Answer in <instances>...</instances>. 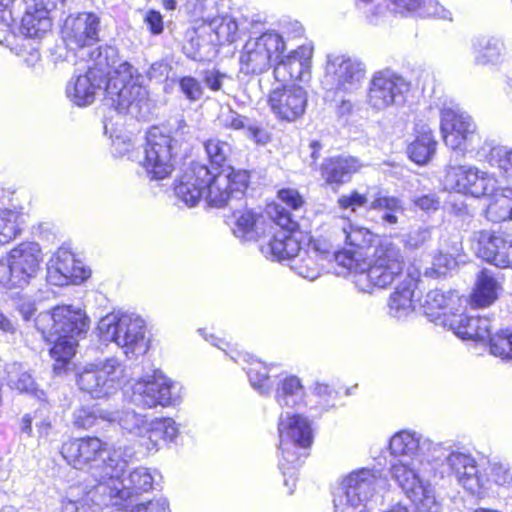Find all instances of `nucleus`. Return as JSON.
<instances>
[{
    "mask_svg": "<svg viewBox=\"0 0 512 512\" xmlns=\"http://www.w3.org/2000/svg\"><path fill=\"white\" fill-rule=\"evenodd\" d=\"M304 250L316 257L319 261L328 258L332 254L331 245L325 240L320 239L310 240ZM334 253L335 252H333V255Z\"/></svg>",
    "mask_w": 512,
    "mask_h": 512,
    "instance_id": "60",
    "label": "nucleus"
},
{
    "mask_svg": "<svg viewBox=\"0 0 512 512\" xmlns=\"http://www.w3.org/2000/svg\"><path fill=\"white\" fill-rule=\"evenodd\" d=\"M99 25V17L91 12L67 17L62 28V38L66 47L75 52L77 57L99 40Z\"/></svg>",
    "mask_w": 512,
    "mask_h": 512,
    "instance_id": "22",
    "label": "nucleus"
},
{
    "mask_svg": "<svg viewBox=\"0 0 512 512\" xmlns=\"http://www.w3.org/2000/svg\"><path fill=\"white\" fill-rule=\"evenodd\" d=\"M431 458L398 459L391 464L390 474L418 512H441L442 504L430 483L433 473Z\"/></svg>",
    "mask_w": 512,
    "mask_h": 512,
    "instance_id": "5",
    "label": "nucleus"
},
{
    "mask_svg": "<svg viewBox=\"0 0 512 512\" xmlns=\"http://www.w3.org/2000/svg\"><path fill=\"white\" fill-rule=\"evenodd\" d=\"M219 119L225 128L243 130L248 138L257 143H265L268 139L266 132L260 126L234 110L222 113Z\"/></svg>",
    "mask_w": 512,
    "mask_h": 512,
    "instance_id": "37",
    "label": "nucleus"
},
{
    "mask_svg": "<svg viewBox=\"0 0 512 512\" xmlns=\"http://www.w3.org/2000/svg\"><path fill=\"white\" fill-rule=\"evenodd\" d=\"M246 370L251 386L262 395H268L271 392L275 379L268 375L267 367L258 361L250 363Z\"/></svg>",
    "mask_w": 512,
    "mask_h": 512,
    "instance_id": "49",
    "label": "nucleus"
},
{
    "mask_svg": "<svg viewBox=\"0 0 512 512\" xmlns=\"http://www.w3.org/2000/svg\"><path fill=\"white\" fill-rule=\"evenodd\" d=\"M341 229L348 248L335 252V261L348 270L364 269L367 267L364 259L373 252L374 234L365 227L345 220Z\"/></svg>",
    "mask_w": 512,
    "mask_h": 512,
    "instance_id": "20",
    "label": "nucleus"
},
{
    "mask_svg": "<svg viewBox=\"0 0 512 512\" xmlns=\"http://www.w3.org/2000/svg\"><path fill=\"white\" fill-rule=\"evenodd\" d=\"M204 147L211 164L216 166L213 171H218L225 164L230 154V145L218 139H209L205 142Z\"/></svg>",
    "mask_w": 512,
    "mask_h": 512,
    "instance_id": "55",
    "label": "nucleus"
},
{
    "mask_svg": "<svg viewBox=\"0 0 512 512\" xmlns=\"http://www.w3.org/2000/svg\"><path fill=\"white\" fill-rule=\"evenodd\" d=\"M399 13L416 12L421 17L450 18V12L435 0H391Z\"/></svg>",
    "mask_w": 512,
    "mask_h": 512,
    "instance_id": "41",
    "label": "nucleus"
},
{
    "mask_svg": "<svg viewBox=\"0 0 512 512\" xmlns=\"http://www.w3.org/2000/svg\"><path fill=\"white\" fill-rule=\"evenodd\" d=\"M384 482L385 479L378 470L361 468L352 471L340 484L339 493L334 498L335 508L341 512L358 508L360 511L368 512V505Z\"/></svg>",
    "mask_w": 512,
    "mask_h": 512,
    "instance_id": "12",
    "label": "nucleus"
},
{
    "mask_svg": "<svg viewBox=\"0 0 512 512\" xmlns=\"http://www.w3.org/2000/svg\"><path fill=\"white\" fill-rule=\"evenodd\" d=\"M462 306V299L456 291L447 293L439 289L429 291L421 301L426 317L437 325L447 327L452 314Z\"/></svg>",
    "mask_w": 512,
    "mask_h": 512,
    "instance_id": "28",
    "label": "nucleus"
},
{
    "mask_svg": "<svg viewBox=\"0 0 512 512\" xmlns=\"http://www.w3.org/2000/svg\"><path fill=\"white\" fill-rule=\"evenodd\" d=\"M364 164L354 156H337L325 159L321 165V176L327 184L341 185L351 180Z\"/></svg>",
    "mask_w": 512,
    "mask_h": 512,
    "instance_id": "34",
    "label": "nucleus"
},
{
    "mask_svg": "<svg viewBox=\"0 0 512 512\" xmlns=\"http://www.w3.org/2000/svg\"><path fill=\"white\" fill-rule=\"evenodd\" d=\"M431 239V229L419 227L404 236V245L407 249L416 250L424 246Z\"/></svg>",
    "mask_w": 512,
    "mask_h": 512,
    "instance_id": "59",
    "label": "nucleus"
},
{
    "mask_svg": "<svg viewBox=\"0 0 512 512\" xmlns=\"http://www.w3.org/2000/svg\"><path fill=\"white\" fill-rule=\"evenodd\" d=\"M12 1L0 0V44L11 51H15V46L20 37L42 38L50 31L52 22L47 12L28 5L19 27L20 36L16 35L9 23L12 19L9 10Z\"/></svg>",
    "mask_w": 512,
    "mask_h": 512,
    "instance_id": "16",
    "label": "nucleus"
},
{
    "mask_svg": "<svg viewBox=\"0 0 512 512\" xmlns=\"http://www.w3.org/2000/svg\"><path fill=\"white\" fill-rule=\"evenodd\" d=\"M303 387L295 376L285 378L276 391V400L281 407L293 408L303 400Z\"/></svg>",
    "mask_w": 512,
    "mask_h": 512,
    "instance_id": "45",
    "label": "nucleus"
},
{
    "mask_svg": "<svg viewBox=\"0 0 512 512\" xmlns=\"http://www.w3.org/2000/svg\"><path fill=\"white\" fill-rule=\"evenodd\" d=\"M110 413L112 414L109 419L110 423L117 422L128 433L148 440L150 422L146 420L145 416L133 410H110Z\"/></svg>",
    "mask_w": 512,
    "mask_h": 512,
    "instance_id": "40",
    "label": "nucleus"
},
{
    "mask_svg": "<svg viewBox=\"0 0 512 512\" xmlns=\"http://www.w3.org/2000/svg\"><path fill=\"white\" fill-rule=\"evenodd\" d=\"M98 335L103 342H114L127 359L137 360L149 349L145 321L135 313H111L98 323Z\"/></svg>",
    "mask_w": 512,
    "mask_h": 512,
    "instance_id": "8",
    "label": "nucleus"
},
{
    "mask_svg": "<svg viewBox=\"0 0 512 512\" xmlns=\"http://www.w3.org/2000/svg\"><path fill=\"white\" fill-rule=\"evenodd\" d=\"M435 443L411 430H402L395 433L389 442L390 453L399 459L431 458Z\"/></svg>",
    "mask_w": 512,
    "mask_h": 512,
    "instance_id": "29",
    "label": "nucleus"
},
{
    "mask_svg": "<svg viewBox=\"0 0 512 512\" xmlns=\"http://www.w3.org/2000/svg\"><path fill=\"white\" fill-rule=\"evenodd\" d=\"M464 155L459 151L451 152L445 169L446 188L475 198L496 192V178L475 166L462 164Z\"/></svg>",
    "mask_w": 512,
    "mask_h": 512,
    "instance_id": "11",
    "label": "nucleus"
},
{
    "mask_svg": "<svg viewBox=\"0 0 512 512\" xmlns=\"http://www.w3.org/2000/svg\"><path fill=\"white\" fill-rule=\"evenodd\" d=\"M370 209L377 213L378 222L385 227L397 225L405 211L399 198L381 194L371 201Z\"/></svg>",
    "mask_w": 512,
    "mask_h": 512,
    "instance_id": "36",
    "label": "nucleus"
},
{
    "mask_svg": "<svg viewBox=\"0 0 512 512\" xmlns=\"http://www.w3.org/2000/svg\"><path fill=\"white\" fill-rule=\"evenodd\" d=\"M476 254L490 264L499 267L508 261L506 254L512 238L490 230H480L473 235Z\"/></svg>",
    "mask_w": 512,
    "mask_h": 512,
    "instance_id": "30",
    "label": "nucleus"
},
{
    "mask_svg": "<svg viewBox=\"0 0 512 512\" xmlns=\"http://www.w3.org/2000/svg\"><path fill=\"white\" fill-rule=\"evenodd\" d=\"M20 215L7 209H0V245L9 243L20 233Z\"/></svg>",
    "mask_w": 512,
    "mask_h": 512,
    "instance_id": "52",
    "label": "nucleus"
},
{
    "mask_svg": "<svg viewBox=\"0 0 512 512\" xmlns=\"http://www.w3.org/2000/svg\"><path fill=\"white\" fill-rule=\"evenodd\" d=\"M408 90L406 80L386 69L374 73L370 80L366 103L375 111L398 105L404 101V93Z\"/></svg>",
    "mask_w": 512,
    "mask_h": 512,
    "instance_id": "21",
    "label": "nucleus"
},
{
    "mask_svg": "<svg viewBox=\"0 0 512 512\" xmlns=\"http://www.w3.org/2000/svg\"><path fill=\"white\" fill-rule=\"evenodd\" d=\"M124 447L107 448L97 437L72 439L63 443L60 453L67 463L76 469L90 471L95 483L109 477L108 464L112 453Z\"/></svg>",
    "mask_w": 512,
    "mask_h": 512,
    "instance_id": "10",
    "label": "nucleus"
},
{
    "mask_svg": "<svg viewBox=\"0 0 512 512\" xmlns=\"http://www.w3.org/2000/svg\"><path fill=\"white\" fill-rule=\"evenodd\" d=\"M455 265L456 260L452 255L440 252L434 257L432 271L439 277L445 275L446 272L454 268Z\"/></svg>",
    "mask_w": 512,
    "mask_h": 512,
    "instance_id": "61",
    "label": "nucleus"
},
{
    "mask_svg": "<svg viewBox=\"0 0 512 512\" xmlns=\"http://www.w3.org/2000/svg\"><path fill=\"white\" fill-rule=\"evenodd\" d=\"M493 198L486 209V218L494 223L512 220V188L494 192Z\"/></svg>",
    "mask_w": 512,
    "mask_h": 512,
    "instance_id": "42",
    "label": "nucleus"
},
{
    "mask_svg": "<svg viewBox=\"0 0 512 512\" xmlns=\"http://www.w3.org/2000/svg\"><path fill=\"white\" fill-rule=\"evenodd\" d=\"M227 75L216 69H208L202 72V81L212 91H219L222 88Z\"/></svg>",
    "mask_w": 512,
    "mask_h": 512,
    "instance_id": "62",
    "label": "nucleus"
},
{
    "mask_svg": "<svg viewBox=\"0 0 512 512\" xmlns=\"http://www.w3.org/2000/svg\"><path fill=\"white\" fill-rule=\"evenodd\" d=\"M77 58L89 64L88 69H95L106 80V100L119 113L131 114L135 118H146L150 113L148 91L143 86V76L129 62L123 61L116 66L117 49L112 46L88 48Z\"/></svg>",
    "mask_w": 512,
    "mask_h": 512,
    "instance_id": "1",
    "label": "nucleus"
},
{
    "mask_svg": "<svg viewBox=\"0 0 512 512\" xmlns=\"http://www.w3.org/2000/svg\"><path fill=\"white\" fill-rule=\"evenodd\" d=\"M449 330L464 340L485 342L488 344L492 333V320L486 316H469L465 314H452Z\"/></svg>",
    "mask_w": 512,
    "mask_h": 512,
    "instance_id": "32",
    "label": "nucleus"
},
{
    "mask_svg": "<svg viewBox=\"0 0 512 512\" xmlns=\"http://www.w3.org/2000/svg\"><path fill=\"white\" fill-rule=\"evenodd\" d=\"M416 286V279L410 275L397 286L388 301V314L391 317L397 320H404L413 313L415 309L413 296Z\"/></svg>",
    "mask_w": 512,
    "mask_h": 512,
    "instance_id": "35",
    "label": "nucleus"
},
{
    "mask_svg": "<svg viewBox=\"0 0 512 512\" xmlns=\"http://www.w3.org/2000/svg\"><path fill=\"white\" fill-rule=\"evenodd\" d=\"M35 325L43 336L54 343L50 349L54 359L53 369L61 373L74 356L78 339L87 332L85 313L71 306H57L51 312L40 313L35 319Z\"/></svg>",
    "mask_w": 512,
    "mask_h": 512,
    "instance_id": "3",
    "label": "nucleus"
},
{
    "mask_svg": "<svg viewBox=\"0 0 512 512\" xmlns=\"http://www.w3.org/2000/svg\"><path fill=\"white\" fill-rule=\"evenodd\" d=\"M366 67L359 59L346 54L327 56L323 86L328 90L353 92L365 78Z\"/></svg>",
    "mask_w": 512,
    "mask_h": 512,
    "instance_id": "19",
    "label": "nucleus"
},
{
    "mask_svg": "<svg viewBox=\"0 0 512 512\" xmlns=\"http://www.w3.org/2000/svg\"><path fill=\"white\" fill-rule=\"evenodd\" d=\"M510 150L506 147L495 145L492 141H485L478 149L477 155L480 159H484L491 166H497L501 170H505V160L508 158Z\"/></svg>",
    "mask_w": 512,
    "mask_h": 512,
    "instance_id": "54",
    "label": "nucleus"
},
{
    "mask_svg": "<svg viewBox=\"0 0 512 512\" xmlns=\"http://www.w3.org/2000/svg\"><path fill=\"white\" fill-rule=\"evenodd\" d=\"M114 506L105 483L70 487L61 500V512H101L104 508Z\"/></svg>",
    "mask_w": 512,
    "mask_h": 512,
    "instance_id": "23",
    "label": "nucleus"
},
{
    "mask_svg": "<svg viewBox=\"0 0 512 512\" xmlns=\"http://www.w3.org/2000/svg\"><path fill=\"white\" fill-rule=\"evenodd\" d=\"M306 90L298 85L275 87L269 94L268 104L274 116L281 121L293 122L303 116L307 106Z\"/></svg>",
    "mask_w": 512,
    "mask_h": 512,
    "instance_id": "25",
    "label": "nucleus"
},
{
    "mask_svg": "<svg viewBox=\"0 0 512 512\" xmlns=\"http://www.w3.org/2000/svg\"><path fill=\"white\" fill-rule=\"evenodd\" d=\"M440 129L444 143L452 152L465 154L468 150L476 149L475 142L479 140L476 124L458 105L441 110Z\"/></svg>",
    "mask_w": 512,
    "mask_h": 512,
    "instance_id": "17",
    "label": "nucleus"
},
{
    "mask_svg": "<svg viewBox=\"0 0 512 512\" xmlns=\"http://www.w3.org/2000/svg\"><path fill=\"white\" fill-rule=\"evenodd\" d=\"M432 460H442L448 472L471 494L479 493L486 484V478L480 472L476 459L467 451L438 443L434 446Z\"/></svg>",
    "mask_w": 512,
    "mask_h": 512,
    "instance_id": "15",
    "label": "nucleus"
},
{
    "mask_svg": "<svg viewBox=\"0 0 512 512\" xmlns=\"http://www.w3.org/2000/svg\"><path fill=\"white\" fill-rule=\"evenodd\" d=\"M193 138L192 128L184 119H178L169 130L151 127L146 134L143 158L140 164L150 179L161 180L174 170V159L183 144Z\"/></svg>",
    "mask_w": 512,
    "mask_h": 512,
    "instance_id": "4",
    "label": "nucleus"
},
{
    "mask_svg": "<svg viewBox=\"0 0 512 512\" xmlns=\"http://www.w3.org/2000/svg\"><path fill=\"white\" fill-rule=\"evenodd\" d=\"M279 449L281 459L279 469L284 476V484L290 486L289 493L295 486L294 474L302 459L307 456L306 449L313 441L312 429L309 420L298 414L286 412L281 414L278 422Z\"/></svg>",
    "mask_w": 512,
    "mask_h": 512,
    "instance_id": "7",
    "label": "nucleus"
},
{
    "mask_svg": "<svg viewBox=\"0 0 512 512\" xmlns=\"http://www.w3.org/2000/svg\"><path fill=\"white\" fill-rule=\"evenodd\" d=\"M178 434L176 423L171 418H155L150 421L148 442H144L147 450L158 449L160 440H174Z\"/></svg>",
    "mask_w": 512,
    "mask_h": 512,
    "instance_id": "44",
    "label": "nucleus"
},
{
    "mask_svg": "<svg viewBox=\"0 0 512 512\" xmlns=\"http://www.w3.org/2000/svg\"><path fill=\"white\" fill-rule=\"evenodd\" d=\"M500 288L497 280L486 270L480 272L476 288L471 296L472 303L477 307H485L497 299Z\"/></svg>",
    "mask_w": 512,
    "mask_h": 512,
    "instance_id": "43",
    "label": "nucleus"
},
{
    "mask_svg": "<svg viewBox=\"0 0 512 512\" xmlns=\"http://www.w3.org/2000/svg\"><path fill=\"white\" fill-rule=\"evenodd\" d=\"M367 202V197L357 191H353L349 195H342L338 199V204L342 209H351L352 211H355L357 207L366 205Z\"/></svg>",
    "mask_w": 512,
    "mask_h": 512,
    "instance_id": "63",
    "label": "nucleus"
},
{
    "mask_svg": "<svg viewBox=\"0 0 512 512\" xmlns=\"http://www.w3.org/2000/svg\"><path fill=\"white\" fill-rule=\"evenodd\" d=\"M110 410L99 406H82L74 411L73 422L77 428L89 429L100 421L111 419Z\"/></svg>",
    "mask_w": 512,
    "mask_h": 512,
    "instance_id": "47",
    "label": "nucleus"
},
{
    "mask_svg": "<svg viewBox=\"0 0 512 512\" xmlns=\"http://www.w3.org/2000/svg\"><path fill=\"white\" fill-rule=\"evenodd\" d=\"M174 383L161 372H155L151 379H142L133 385L131 400L142 408L167 407L176 398L172 389Z\"/></svg>",
    "mask_w": 512,
    "mask_h": 512,
    "instance_id": "24",
    "label": "nucleus"
},
{
    "mask_svg": "<svg viewBox=\"0 0 512 512\" xmlns=\"http://www.w3.org/2000/svg\"><path fill=\"white\" fill-rule=\"evenodd\" d=\"M13 369L15 370L16 375L14 377L12 372H9V385L21 393H27L35 396L38 399H42L44 392L37 388V384L35 383L33 377L26 371H18L19 367L16 364L13 365Z\"/></svg>",
    "mask_w": 512,
    "mask_h": 512,
    "instance_id": "53",
    "label": "nucleus"
},
{
    "mask_svg": "<svg viewBox=\"0 0 512 512\" xmlns=\"http://www.w3.org/2000/svg\"><path fill=\"white\" fill-rule=\"evenodd\" d=\"M364 263L367 265L364 269L350 271L355 274L356 287L362 292H370L374 287L386 288L402 276L405 256L397 243L383 238Z\"/></svg>",
    "mask_w": 512,
    "mask_h": 512,
    "instance_id": "6",
    "label": "nucleus"
},
{
    "mask_svg": "<svg viewBox=\"0 0 512 512\" xmlns=\"http://www.w3.org/2000/svg\"><path fill=\"white\" fill-rule=\"evenodd\" d=\"M492 476L498 485L512 484V473L507 464L494 463L492 465Z\"/></svg>",
    "mask_w": 512,
    "mask_h": 512,
    "instance_id": "64",
    "label": "nucleus"
},
{
    "mask_svg": "<svg viewBox=\"0 0 512 512\" xmlns=\"http://www.w3.org/2000/svg\"><path fill=\"white\" fill-rule=\"evenodd\" d=\"M88 276L89 271L64 248H60L47 264V279L53 285L63 286L69 282H81Z\"/></svg>",
    "mask_w": 512,
    "mask_h": 512,
    "instance_id": "27",
    "label": "nucleus"
},
{
    "mask_svg": "<svg viewBox=\"0 0 512 512\" xmlns=\"http://www.w3.org/2000/svg\"><path fill=\"white\" fill-rule=\"evenodd\" d=\"M41 249L35 242H23L0 261V284L6 288H23L40 268Z\"/></svg>",
    "mask_w": 512,
    "mask_h": 512,
    "instance_id": "13",
    "label": "nucleus"
},
{
    "mask_svg": "<svg viewBox=\"0 0 512 512\" xmlns=\"http://www.w3.org/2000/svg\"><path fill=\"white\" fill-rule=\"evenodd\" d=\"M121 375L120 361L110 357L104 361L86 365L78 374L77 385L80 390L99 399L117 390Z\"/></svg>",
    "mask_w": 512,
    "mask_h": 512,
    "instance_id": "18",
    "label": "nucleus"
},
{
    "mask_svg": "<svg viewBox=\"0 0 512 512\" xmlns=\"http://www.w3.org/2000/svg\"><path fill=\"white\" fill-rule=\"evenodd\" d=\"M180 92L183 96L191 101H199L203 96V87L199 80L192 76L181 77L178 81Z\"/></svg>",
    "mask_w": 512,
    "mask_h": 512,
    "instance_id": "57",
    "label": "nucleus"
},
{
    "mask_svg": "<svg viewBox=\"0 0 512 512\" xmlns=\"http://www.w3.org/2000/svg\"><path fill=\"white\" fill-rule=\"evenodd\" d=\"M488 348L492 356L512 364V328L500 329L490 335Z\"/></svg>",
    "mask_w": 512,
    "mask_h": 512,
    "instance_id": "46",
    "label": "nucleus"
},
{
    "mask_svg": "<svg viewBox=\"0 0 512 512\" xmlns=\"http://www.w3.org/2000/svg\"><path fill=\"white\" fill-rule=\"evenodd\" d=\"M301 241L297 235L285 229L272 232L266 242L260 245L261 253L273 261H290L301 255Z\"/></svg>",
    "mask_w": 512,
    "mask_h": 512,
    "instance_id": "31",
    "label": "nucleus"
},
{
    "mask_svg": "<svg viewBox=\"0 0 512 512\" xmlns=\"http://www.w3.org/2000/svg\"><path fill=\"white\" fill-rule=\"evenodd\" d=\"M105 81L95 69H87L83 75L71 79L66 86L67 97L77 106H88L95 100Z\"/></svg>",
    "mask_w": 512,
    "mask_h": 512,
    "instance_id": "33",
    "label": "nucleus"
},
{
    "mask_svg": "<svg viewBox=\"0 0 512 512\" xmlns=\"http://www.w3.org/2000/svg\"><path fill=\"white\" fill-rule=\"evenodd\" d=\"M436 145L432 130L422 126L417 130L416 139L408 146L409 157L419 165L426 164L434 155Z\"/></svg>",
    "mask_w": 512,
    "mask_h": 512,
    "instance_id": "38",
    "label": "nucleus"
},
{
    "mask_svg": "<svg viewBox=\"0 0 512 512\" xmlns=\"http://www.w3.org/2000/svg\"><path fill=\"white\" fill-rule=\"evenodd\" d=\"M283 37L276 32H265L257 38H250L244 44L239 57L240 71L245 75H259L266 72L285 52Z\"/></svg>",
    "mask_w": 512,
    "mask_h": 512,
    "instance_id": "14",
    "label": "nucleus"
},
{
    "mask_svg": "<svg viewBox=\"0 0 512 512\" xmlns=\"http://www.w3.org/2000/svg\"><path fill=\"white\" fill-rule=\"evenodd\" d=\"M313 49L300 46L288 54L281 53L274 65V77L279 82L289 80L305 81L310 76Z\"/></svg>",
    "mask_w": 512,
    "mask_h": 512,
    "instance_id": "26",
    "label": "nucleus"
},
{
    "mask_svg": "<svg viewBox=\"0 0 512 512\" xmlns=\"http://www.w3.org/2000/svg\"><path fill=\"white\" fill-rule=\"evenodd\" d=\"M475 62L479 65L497 64L502 60L504 44L496 37L482 36L474 40Z\"/></svg>",
    "mask_w": 512,
    "mask_h": 512,
    "instance_id": "39",
    "label": "nucleus"
},
{
    "mask_svg": "<svg viewBox=\"0 0 512 512\" xmlns=\"http://www.w3.org/2000/svg\"><path fill=\"white\" fill-rule=\"evenodd\" d=\"M249 184L246 170L232 167L212 171L206 165L193 163L175 186V194L186 206L197 205L202 197L208 205L221 208L233 199H241Z\"/></svg>",
    "mask_w": 512,
    "mask_h": 512,
    "instance_id": "2",
    "label": "nucleus"
},
{
    "mask_svg": "<svg viewBox=\"0 0 512 512\" xmlns=\"http://www.w3.org/2000/svg\"><path fill=\"white\" fill-rule=\"evenodd\" d=\"M322 263L316 257L301 248V255L290 264V268L300 277L309 281L316 280L321 274Z\"/></svg>",
    "mask_w": 512,
    "mask_h": 512,
    "instance_id": "48",
    "label": "nucleus"
},
{
    "mask_svg": "<svg viewBox=\"0 0 512 512\" xmlns=\"http://www.w3.org/2000/svg\"><path fill=\"white\" fill-rule=\"evenodd\" d=\"M113 512H170V505L165 497H155L131 506L118 507Z\"/></svg>",
    "mask_w": 512,
    "mask_h": 512,
    "instance_id": "56",
    "label": "nucleus"
},
{
    "mask_svg": "<svg viewBox=\"0 0 512 512\" xmlns=\"http://www.w3.org/2000/svg\"><path fill=\"white\" fill-rule=\"evenodd\" d=\"M209 28L217 35L219 41L232 43L236 41L238 25L234 18L216 16L206 20Z\"/></svg>",
    "mask_w": 512,
    "mask_h": 512,
    "instance_id": "50",
    "label": "nucleus"
},
{
    "mask_svg": "<svg viewBox=\"0 0 512 512\" xmlns=\"http://www.w3.org/2000/svg\"><path fill=\"white\" fill-rule=\"evenodd\" d=\"M268 213L275 224V227L272 228L273 231L277 229H285L293 232L297 227V223L292 220L290 213L284 207L279 205L270 206Z\"/></svg>",
    "mask_w": 512,
    "mask_h": 512,
    "instance_id": "58",
    "label": "nucleus"
},
{
    "mask_svg": "<svg viewBox=\"0 0 512 512\" xmlns=\"http://www.w3.org/2000/svg\"><path fill=\"white\" fill-rule=\"evenodd\" d=\"M235 218V226L233 228L234 235L244 241L255 240L257 236L256 214L250 210H246L235 213Z\"/></svg>",
    "mask_w": 512,
    "mask_h": 512,
    "instance_id": "51",
    "label": "nucleus"
},
{
    "mask_svg": "<svg viewBox=\"0 0 512 512\" xmlns=\"http://www.w3.org/2000/svg\"><path fill=\"white\" fill-rule=\"evenodd\" d=\"M135 451L132 447L125 446L124 449L112 453L108 464L109 477L105 483L109 496L112 497L114 506L121 505L124 501L148 492L153 487L154 478L147 468L139 467L134 469L127 478L121 479L128 463L133 459Z\"/></svg>",
    "mask_w": 512,
    "mask_h": 512,
    "instance_id": "9",
    "label": "nucleus"
}]
</instances>
